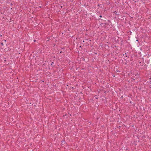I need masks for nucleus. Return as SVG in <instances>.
I'll use <instances>...</instances> for the list:
<instances>
[{
  "mask_svg": "<svg viewBox=\"0 0 151 151\" xmlns=\"http://www.w3.org/2000/svg\"><path fill=\"white\" fill-rule=\"evenodd\" d=\"M137 75H138V74H137Z\"/></svg>",
  "mask_w": 151,
  "mask_h": 151,
  "instance_id": "17",
  "label": "nucleus"
},
{
  "mask_svg": "<svg viewBox=\"0 0 151 151\" xmlns=\"http://www.w3.org/2000/svg\"><path fill=\"white\" fill-rule=\"evenodd\" d=\"M99 17H101H101H102V15H100V16H99Z\"/></svg>",
  "mask_w": 151,
  "mask_h": 151,
  "instance_id": "6",
  "label": "nucleus"
},
{
  "mask_svg": "<svg viewBox=\"0 0 151 151\" xmlns=\"http://www.w3.org/2000/svg\"><path fill=\"white\" fill-rule=\"evenodd\" d=\"M54 64V62H52V63L51 64V65H52Z\"/></svg>",
  "mask_w": 151,
  "mask_h": 151,
  "instance_id": "5",
  "label": "nucleus"
},
{
  "mask_svg": "<svg viewBox=\"0 0 151 151\" xmlns=\"http://www.w3.org/2000/svg\"><path fill=\"white\" fill-rule=\"evenodd\" d=\"M70 89H71V88H73V87H70Z\"/></svg>",
  "mask_w": 151,
  "mask_h": 151,
  "instance_id": "7",
  "label": "nucleus"
},
{
  "mask_svg": "<svg viewBox=\"0 0 151 151\" xmlns=\"http://www.w3.org/2000/svg\"><path fill=\"white\" fill-rule=\"evenodd\" d=\"M138 41V40H136V41Z\"/></svg>",
  "mask_w": 151,
  "mask_h": 151,
  "instance_id": "13",
  "label": "nucleus"
},
{
  "mask_svg": "<svg viewBox=\"0 0 151 151\" xmlns=\"http://www.w3.org/2000/svg\"><path fill=\"white\" fill-rule=\"evenodd\" d=\"M116 15H119V14H118L117 13V12H116V11H114V12H113Z\"/></svg>",
  "mask_w": 151,
  "mask_h": 151,
  "instance_id": "1",
  "label": "nucleus"
},
{
  "mask_svg": "<svg viewBox=\"0 0 151 151\" xmlns=\"http://www.w3.org/2000/svg\"><path fill=\"white\" fill-rule=\"evenodd\" d=\"M125 55H126V57H127V54H126V53H125Z\"/></svg>",
  "mask_w": 151,
  "mask_h": 151,
  "instance_id": "9",
  "label": "nucleus"
},
{
  "mask_svg": "<svg viewBox=\"0 0 151 151\" xmlns=\"http://www.w3.org/2000/svg\"><path fill=\"white\" fill-rule=\"evenodd\" d=\"M0 36H1H1H2V35H0Z\"/></svg>",
  "mask_w": 151,
  "mask_h": 151,
  "instance_id": "16",
  "label": "nucleus"
},
{
  "mask_svg": "<svg viewBox=\"0 0 151 151\" xmlns=\"http://www.w3.org/2000/svg\"><path fill=\"white\" fill-rule=\"evenodd\" d=\"M70 89H71V88H73V87H70Z\"/></svg>",
  "mask_w": 151,
  "mask_h": 151,
  "instance_id": "8",
  "label": "nucleus"
},
{
  "mask_svg": "<svg viewBox=\"0 0 151 151\" xmlns=\"http://www.w3.org/2000/svg\"><path fill=\"white\" fill-rule=\"evenodd\" d=\"M116 72H120V71L119 70H118V69H116Z\"/></svg>",
  "mask_w": 151,
  "mask_h": 151,
  "instance_id": "3",
  "label": "nucleus"
},
{
  "mask_svg": "<svg viewBox=\"0 0 151 151\" xmlns=\"http://www.w3.org/2000/svg\"><path fill=\"white\" fill-rule=\"evenodd\" d=\"M41 7H42L41 6H39V7H40V8H41Z\"/></svg>",
  "mask_w": 151,
  "mask_h": 151,
  "instance_id": "12",
  "label": "nucleus"
},
{
  "mask_svg": "<svg viewBox=\"0 0 151 151\" xmlns=\"http://www.w3.org/2000/svg\"><path fill=\"white\" fill-rule=\"evenodd\" d=\"M36 41V40H34V42H35Z\"/></svg>",
  "mask_w": 151,
  "mask_h": 151,
  "instance_id": "10",
  "label": "nucleus"
},
{
  "mask_svg": "<svg viewBox=\"0 0 151 151\" xmlns=\"http://www.w3.org/2000/svg\"><path fill=\"white\" fill-rule=\"evenodd\" d=\"M4 41L5 42H6V40H4Z\"/></svg>",
  "mask_w": 151,
  "mask_h": 151,
  "instance_id": "11",
  "label": "nucleus"
},
{
  "mask_svg": "<svg viewBox=\"0 0 151 151\" xmlns=\"http://www.w3.org/2000/svg\"><path fill=\"white\" fill-rule=\"evenodd\" d=\"M99 4L98 5V6H99Z\"/></svg>",
  "mask_w": 151,
  "mask_h": 151,
  "instance_id": "14",
  "label": "nucleus"
},
{
  "mask_svg": "<svg viewBox=\"0 0 151 151\" xmlns=\"http://www.w3.org/2000/svg\"><path fill=\"white\" fill-rule=\"evenodd\" d=\"M1 45L2 46H3L4 45V44L3 42L1 43Z\"/></svg>",
  "mask_w": 151,
  "mask_h": 151,
  "instance_id": "4",
  "label": "nucleus"
},
{
  "mask_svg": "<svg viewBox=\"0 0 151 151\" xmlns=\"http://www.w3.org/2000/svg\"><path fill=\"white\" fill-rule=\"evenodd\" d=\"M130 103H132V101H131L130 102Z\"/></svg>",
  "mask_w": 151,
  "mask_h": 151,
  "instance_id": "15",
  "label": "nucleus"
},
{
  "mask_svg": "<svg viewBox=\"0 0 151 151\" xmlns=\"http://www.w3.org/2000/svg\"><path fill=\"white\" fill-rule=\"evenodd\" d=\"M148 83L149 84H151V81H149L148 82Z\"/></svg>",
  "mask_w": 151,
  "mask_h": 151,
  "instance_id": "2",
  "label": "nucleus"
}]
</instances>
